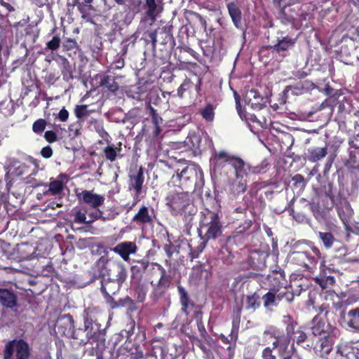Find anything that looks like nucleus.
<instances>
[{"instance_id": "39", "label": "nucleus", "mask_w": 359, "mask_h": 359, "mask_svg": "<svg viewBox=\"0 0 359 359\" xmlns=\"http://www.w3.org/2000/svg\"><path fill=\"white\" fill-rule=\"evenodd\" d=\"M118 149L116 148L114 144L107 145L103 149V152L107 160L109 161L110 162H114L116 161L118 156V152L121 150V142L118 143Z\"/></svg>"}, {"instance_id": "38", "label": "nucleus", "mask_w": 359, "mask_h": 359, "mask_svg": "<svg viewBox=\"0 0 359 359\" xmlns=\"http://www.w3.org/2000/svg\"><path fill=\"white\" fill-rule=\"evenodd\" d=\"M253 100H260V102H251V107L254 110H261L265 106L264 98L257 89H251L249 92Z\"/></svg>"}, {"instance_id": "15", "label": "nucleus", "mask_w": 359, "mask_h": 359, "mask_svg": "<svg viewBox=\"0 0 359 359\" xmlns=\"http://www.w3.org/2000/svg\"><path fill=\"white\" fill-rule=\"evenodd\" d=\"M151 269H157L161 272V277L154 289V293L161 295L170 287L171 277L167 274L166 270L158 263L151 262Z\"/></svg>"}, {"instance_id": "34", "label": "nucleus", "mask_w": 359, "mask_h": 359, "mask_svg": "<svg viewBox=\"0 0 359 359\" xmlns=\"http://www.w3.org/2000/svg\"><path fill=\"white\" fill-rule=\"evenodd\" d=\"M216 106L208 102L204 107L200 110V114L207 123H212L215 119Z\"/></svg>"}, {"instance_id": "24", "label": "nucleus", "mask_w": 359, "mask_h": 359, "mask_svg": "<svg viewBox=\"0 0 359 359\" xmlns=\"http://www.w3.org/2000/svg\"><path fill=\"white\" fill-rule=\"evenodd\" d=\"M262 299L264 307L269 311H271L274 307H277L280 303L278 293L276 290L268 291L262 296Z\"/></svg>"}, {"instance_id": "58", "label": "nucleus", "mask_w": 359, "mask_h": 359, "mask_svg": "<svg viewBox=\"0 0 359 359\" xmlns=\"http://www.w3.org/2000/svg\"><path fill=\"white\" fill-rule=\"evenodd\" d=\"M60 43V37L59 36H54L53 39L46 43V49L52 51L56 50L59 48Z\"/></svg>"}, {"instance_id": "59", "label": "nucleus", "mask_w": 359, "mask_h": 359, "mask_svg": "<svg viewBox=\"0 0 359 359\" xmlns=\"http://www.w3.org/2000/svg\"><path fill=\"white\" fill-rule=\"evenodd\" d=\"M95 131L99 134V135L103 138L104 140H106L107 142H109V133L105 130L103 124L102 123H96L95 125Z\"/></svg>"}, {"instance_id": "20", "label": "nucleus", "mask_w": 359, "mask_h": 359, "mask_svg": "<svg viewBox=\"0 0 359 359\" xmlns=\"http://www.w3.org/2000/svg\"><path fill=\"white\" fill-rule=\"evenodd\" d=\"M154 349L155 348H154L150 352L146 353L144 355L140 346H136L135 351H131L130 353V359H158ZM156 349L161 352V354L162 355L161 359H165V349L161 346H158Z\"/></svg>"}, {"instance_id": "50", "label": "nucleus", "mask_w": 359, "mask_h": 359, "mask_svg": "<svg viewBox=\"0 0 359 359\" xmlns=\"http://www.w3.org/2000/svg\"><path fill=\"white\" fill-rule=\"evenodd\" d=\"M38 170H34L27 177L25 178L26 184H29L32 187H39L42 186H46L41 180H36L33 177V175H36Z\"/></svg>"}, {"instance_id": "10", "label": "nucleus", "mask_w": 359, "mask_h": 359, "mask_svg": "<svg viewBox=\"0 0 359 359\" xmlns=\"http://www.w3.org/2000/svg\"><path fill=\"white\" fill-rule=\"evenodd\" d=\"M306 252V268L309 271L317 268L318 262H320V269L323 270L325 267L326 260L325 256L323 255L320 250L315 245L311 247L310 250Z\"/></svg>"}, {"instance_id": "12", "label": "nucleus", "mask_w": 359, "mask_h": 359, "mask_svg": "<svg viewBox=\"0 0 359 359\" xmlns=\"http://www.w3.org/2000/svg\"><path fill=\"white\" fill-rule=\"evenodd\" d=\"M339 335V333H330L318 337V339L313 347L316 352H318L321 356L330 354L332 350L334 339Z\"/></svg>"}, {"instance_id": "53", "label": "nucleus", "mask_w": 359, "mask_h": 359, "mask_svg": "<svg viewBox=\"0 0 359 359\" xmlns=\"http://www.w3.org/2000/svg\"><path fill=\"white\" fill-rule=\"evenodd\" d=\"M74 112L76 117L79 119H82L89 115L88 106L86 104L76 105Z\"/></svg>"}, {"instance_id": "56", "label": "nucleus", "mask_w": 359, "mask_h": 359, "mask_svg": "<svg viewBox=\"0 0 359 359\" xmlns=\"http://www.w3.org/2000/svg\"><path fill=\"white\" fill-rule=\"evenodd\" d=\"M232 189L236 194L244 193L246 190V182L245 180H240L232 184Z\"/></svg>"}, {"instance_id": "23", "label": "nucleus", "mask_w": 359, "mask_h": 359, "mask_svg": "<svg viewBox=\"0 0 359 359\" xmlns=\"http://www.w3.org/2000/svg\"><path fill=\"white\" fill-rule=\"evenodd\" d=\"M243 306L241 304H236L233 308L232 323H231V338L236 339L239 333L240 323Z\"/></svg>"}, {"instance_id": "22", "label": "nucleus", "mask_w": 359, "mask_h": 359, "mask_svg": "<svg viewBox=\"0 0 359 359\" xmlns=\"http://www.w3.org/2000/svg\"><path fill=\"white\" fill-rule=\"evenodd\" d=\"M16 294L8 289H0V303L4 307L13 309L17 305Z\"/></svg>"}, {"instance_id": "52", "label": "nucleus", "mask_w": 359, "mask_h": 359, "mask_svg": "<svg viewBox=\"0 0 359 359\" xmlns=\"http://www.w3.org/2000/svg\"><path fill=\"white\" fill-rule=\"evenodd\" d=\"M325 198L329 202L325 205V208L327 210H331L334 205V194L332 191V184L330 183L328 184V189L325 191Z\"/></svg>"}, {"instance_id": "19", "label": "nucleus", "mask_w": 359, "mask_h": 359, "mask_svg": "<svg viewBox=\"0 0 359 359\" xmlns=\"http://www.w3.org/2000/svg\"><path fill=\"white\" fill-rule=\"evenodd\" d=\"M96 78L100 79V86L106 89L109 92L116 93L119 89L118 83L116 81L118 76H112L107 74H97Z\"/></svg>"}, {"instance_id": "47", "label": "nucleus", "mask_w": 359, "mask_h": 359, "mask_svg": "<svg viewBox=\"0 0 359 359\" xmlns=\"http://www.w3.org/2000/svg\"><path fill=\"white\" fill-rule=\"evenodd\" d=\"M307 334L304 330L302 327H298L297 328L296 334L293 336L291 341H292V347L294 346V343L296 342L297 345H301L307 339Z\"/></svg>"}, {"instance_id": "18", "label": "nucleus", "mask_w": 359, "mask_h": 359, "mask_svg": "<svg viewBox=\"0 0 359 359\" xmlns=\"http://www.w3.org/2000/svg\"><path fill=\"white\" fill-rule=\"evenodd\" d=\"M193 75L195 77V82L191 78H186L177 88V93L179 97L182 98L184 93L191 91L192 88H194L197 93L201 92L202 78L196 74H193Z\"/></svg>"}, {"instance_id": "29", "label": "nucleus", "mask_w": 359, "mask_h": 359, "mask_svg": "<svg viewBox=\"0 0 359 359\" xmlns=\"http://www.w3.org/2000/svg\"><path fill=\"white\" fill-rule=\"evenodd\" d=\"M347 325L355 332L359 333V307L348 311Z\"/></svg>"}, {"instance_id": "5", "label": "nucleus", "mask_w": 359, "mask_h": 359, "mask_svg": "<svg viewBox=\"0 0 359 359\" xmlns=\"http://www.w3.org/2000/svg\"><path fill=\"white\" fill-rule=\"evenodd\" d=\"M14 351L15 359H29L32 348L23 339H15L8 341L3 351V359H12Z\"/></svg>"}, {"instance_id": "46", "label": "nucleus", "mask_w": 359, "mask_h": 359, "mask_svg": "<svg viewBox=\"0 0 359 359\" xmlns=\"http://www.w3.org/2000/svg\"><path fill=\"white\" fill-rule=\"evenodd\" d=\"M350 205L346 204L344 207L337 208V214L344 224L346 223L352 216Z\"/></svg>"}, {"instance_id": "31", "label": "nucleus", "mask_w": 359, "mask_h": 359, "mask_svg": "<svg viewBox=\"0 0 359 359\" xmlns=\"http://www.w3.org/2000/svg\"><path fill=\"white\" fill-rule=\"evenodd\" d=\"M88 344H90L91 346L87 348L86 353L90 356L95 355L97 358L100 353L102 352V350L106 348L104 344V339H100L93 341H88Z\"/></svg>"}, {"instance_id": "45", "label": "nucleus", "mask_w": 359, "mask_h": 359, "mask_svg": "<svg viewBox=\"0 0 359 359\" xmlns=\"http://www.w3.org/2000/svg\"><path fill=\"white\" fill-rule=\"evenodd\" d=\"M280 302L285 299L287 302H292L294 298V294L291 286L285 287L283 290H278Z\"/></svg>"}, {"instance_id": "26", "label": "nucleus", "mask_w": 359, "mask_h": 359, "mask_svg": "<svg viewBox=\"0 0 359 359\" xmlns=\"http://www.w3.org/2000/svg\"><path fill=\"white\" fill-rule=\"evenodd\" d=\"M17 252L18 257L22 260H30L34 257L36 253V248L28 243H22L18 245Z\"/></svg>"}, {"instance_id": "30", "label": "nucleus", "mask_w": 359, "mask_h": 359, "mask_svg": "<svg viewBox=\"0 0 359 359\" xmlns=\"http://www.w3.org/2000/svg\"><path fill=\"white\" fill-rule=\"evenodd\" d=\"M144 181V172L142 168L140 167L137 174L130 177V188L134 189L137 195L141 194Z\"/></svg>"}, {"instance_id": "14", "label": "nucleus", "mask_w": 359, "mask_h": 359, "mask_svg": "<svg viewBox=\"0 0 359 359\" xmlns=\"http://www.w3.org/2000/svg\"><path fill=\"white\" fill-rule=\"evenodd\" d=\"M296 41V39L289 36L278 37L277 43L273 46H270L269 48L272 52H276L282 57H286L288 55L289 50L294 46Z\"/></svg>"}, {"instance_id": "41", "label": "nucleus", "mask_w": 359, "mask_h": 359, "mask_svg": "<svg viewBox=\"0 0 359 359\" xmlns=\"http://www.w3.org/2000/svg\"><path fill=\"white\" fill-rule=\"evenodd\" d=\"M164 163L166 166L175 170V174H173L171 179L173 182H175V180L177 178V177H180L179 172L182 171V168L185 165H188L187 161L184 158L179 159L174 165H170L168 162Z\"/></svg>"}, {"instance_id": "27", "label": "nucleus", "mask_w": 359, "mask_h": 359, "mask_svg": "<svg viewBox=\"0 0 359 359\" xmlns=\"http://www.w3.org/2000/svg\"><path fill=\"white\" fill-rule=\"evenodd\" d=\"M327 154V147H310L305 154V158L310 162L316 163L320 161Z\"/></svg>"}, {"instance_id": "55", "label": "nucleus", "mask_w": 359, "mask_h": 359, "mask_svg": "<svg viewBox=\"0 0 359 359\" xmlns=\"http://www.w3.org/2000/svg\"><path fill=\"white\" fill-rule=\"evenodd\" d=\"M267 165L268 164L266 163V161H262L260 164L255 166H251L249 165L248 168V170L251 171L252 173L260 174L264 173L266 171Z\"/></svg>"}, {"instance_id": "16", "label": "nucleus", "mask_w": 359, "mask_h": 359, "mask_svg": "<svg viewBox=\"0 0 359 359\" xmlns=\"http://www.w3.org/2000/svg\"><path fill=\"white\" fill-rule=\"evenodd\" d=\"M76 196L79 201H83L93 208H97L102 205L105 201V198L103 196L94 194L92 191L88 190L82 191L81 193L77 194Z\"/></svg>"}, {"instance_id": "36", "label": "nucleus", "mask_w": 359, "mask_h": 359, "mask_svg": "<svg viewBox=\"0 0 359 359\" xmlns=\"http://www.w3.org/2000/svg\"><path fill=\"white\" fill-rule=\"evenodd\" d=\"M61 60V73L63 79L69 81L73 79V71L68 60L64 57H60Z\"/></svg>"}, {"instance_id": "57", "label": "nucleus", "mask_w": 359, "mask_h": 359, "mask_svg": "<svg viewBox=\"0 0 359 359\" xmlns=\"http://www.w3.org/2000/svg\"><path fill=\"white\" fill-rule=\"evenodd\" d=\"M126 278H127L126 269L123 266H119L118 270L117 271V274L116 276V278L114 280L115 281H116L118 283H120V285L121 286L122 284L125 282Z\"/></svg>"}, {"instance_id": "35", "label": "nucleus", "mask_w": 359, "mask_h": 359, "mask_svg": "<svg viewBox=\"0 0 359 359\" xmlns=\"http://www.w3.org/2000/svg\"><path fill=\"white\" fill-rule=\"evenodd\" d=\"M134 287V297L137 303H143L146 299L147 287L144 284L131 283Z\"/></svg>"}, {"instance_id": "8", "label": "nucleus", "mask_w": 359, "mask_h": 359, "mask_svg": "<svg viewBox=\"0 0 359 359\" xmlns=\"http://www.w3.org/2000/svg\"><path fill=\"white\" fill-rule=\"evenodd\" d=\"M268 256V254L264 251H252L248 257L242 262L241 268L245 270L262 271L266 268V260Z\"/></svg>"}, {"instance_id": "49", "label": "nucleus", "mask_w": 359, "mask_h": 359, "mask_svg": "<svg viewBox=\"0 0 359 359\" xmlns=\"http://www.w3.org/2000/svg\"><path fill=\"white\" fill-rule=\"evenodd\" d=\"M47 126V121L43 118H39L32 124V131L36 135H41Z\"/></svg>"}, {"instance_id": "40", "label": "nucleus", "mask_w": 359, "mask_h": 359, "mask_svg": "<svg viewBox=\"0 0 359 359\" xmlns=\"http://www.w3.org/2000/svg\"><path fill=\"white\" fill-rule=\"evenodd\" d=\"M177 290L180 294L182 311L184 313H187V310L190 304V299L189 294L185 289L181 285H178Z\"/></svg>"}, {"instance_id": "63", "label": "nucleus", "mask_w": 359, "mask_h": 359, "mask_svg": "<svg viewBox=\"0 0 359 359\" xmlns=\"http://www.w3.org/2000/svg\"><path fill=\"white\" fill-rule=\"evenodd\" d=\"M252 225V222L250 219L245 220L243 224L239 225L236 229V233H243L250 229Z\"/></svg>"}, {"instance_id": "51", "label": "nucleus", "mask_w": 359, "mask_h": 359, "mask_svg": "<svg viewBox=\"0 0 359 359\" xmlns=\"http://www.w3.org/2000/svg\"><path fill=\"white\" fill-rule=\"evenodd\" d=\"M344 165L349 170H359V164L357 163V158L353 152L349 154L348 158L345 161Z\"/></svg>"}, {"instance_id": "43", "label": "nucleus", "mask_w": 359, "mask_h": 359, "mask_svg": "<svg viewBox=\"0 0 359 359\" xmlns=\"http://www.w3.org/2000/svg\"><path fill=\"white\" fill-rule=\"evenodd\" d=\"M292 262L300 266L306 268V255L305 251H294L292 252L291 255Z\"/></svg>"}, {"instance_id": "13", "label": "nucleus", "mask_w": 359, "mask_h": 359, "mask_svg": "<svg viewBox=\"0 0 359 359\" xmlns=\"http://www.w3.org/2000/svg\"><path fill=\"white\" fill-rule=\"evenodd\" d=\"M135 264L130 267L131 283H140L143 278V274L149 268L151 269V263L147 259H141L135 261Z\"/></svg>"}, {"instance_id": "11", "label": "nucleus", "mask_w": 359, "mask_h": 359, "mask_svg": "<svg viewBox=\"0 0 359 359\" xmlns=\"http://www.w3.org/2000/svg\"><path fill=\"white\" fill-rule=\"evenodd\" d=\"M311 332L315 337H320L330 333H340V331L336 327L332 326L330 323H326L325 320L316 316L312 320Z\"/></svg>"}, {"instance_id": "1", "label": "nucleus", "mask_w": 359, "mask_h": 359, "mask_svg": "<svg viewBox=\"0 0 359 359\" xmlns=\"http://www.w3.org/2000/svg\"><path fill=\"white\" fill-rule=\"evenodd\" d=\"M283 323L285 325V334L274 335L275 340L273 341L272 345L276 348L279 356L283 357L282 359L291 355H286L289 348L290 343L296 334L297 328L299 327L296 320L292 316L287 315L284 316Z\"/></svg>"}, {"instance_id": "9", "label": "nucleus", "mask_w": 359, "mask_h": 359, "mask_svg": "<svg viewBox=\"0 0 359 359\" xmlns=\"http://www.w3.org/2000/svg\"><path fill=\"white\" fill-rule=\"evenodd\" d=\"M100 290L104 297L106 302L110 304L112 309L116 308L118 304L113 298V295L116 294L120 290V283H118L114 279L103 277L102 280Z\"/></svg>"}, {"instance_id": "62", "label": "nucleus", "mask_w": 359, "mask_h": 359, "mask_svg": "<svg viewBox=\"0 0 359 359\" xmlns=\"http://www.w3.org/2000/svg\"><path fill=\"white\" fill-rule=\"evenodd\" d=\"M116 356L114 355V352L108 347H106L102 350V352L100 353V355L96 359H116Z\"/></svg>"}, {"instance_id": "61", "label": "nucleus", "mask_w": 359, "mask_h": 359, "mask_svg": "<svg viewBox=\"0 0 359 359\" xmlns=\"http://www.w3.org/2000/svg\"><path fill=\"white\" fill-rule=\"evenodd\" d=\"M274 349H276V348H273V345H272V347L267 346V347L264 348L262 353V359H276V356L273 353Z\"/></svg>"}, {"instance_id": "7", "label": "nucleus", "mask_w": 359, "mask_h": 359, "mask_svg": "<svg viewBox=\"0 0 359 359\" xmlns=\"http://www.w3.org/2000/svg\"><path fill=\"white\" fill-rule=\"evenodd\" d=\"M84 320V331L86 332V340L80 339V343L88 344V341H93L103 339L104 332L100 324L96 323L88 309H85L83 313Z\"/></svg>"}, {"instance_id": "21", "label": "nucleus", "mask_w": 359, "mask_h": 359, "mask_svg": "<svg viewBox=\"0 0 359 359\" xmlns=\"http://www.w3.org/2000/svg\"><path fill=\"white\" fill-rule=\"evenodd\" d=\"M132 222L139 225H151L154 223V219L149 212V208L145 205H142L133 216Z\"/></svg>"}, {"instance_id": "32", "label": "nucleus", "mask_w": 359, "mask_h": 359, "mask_svg": "<svg viewBox=\"0 0 359 359\" xmlns=\"http://www.w3.org/2000/svg\"><path fill=\"white\" fill-rule=\"evenodd\" d=\"M238 334H239V333H238L237 337L236 338V339L231 338V332H230L229 337L225 336L224 334H220L218 336V339L224 344H229L230 345L226 348L229 358H231L234 355V352H235V349L236 347V342L238 339Z\"/></svg>"}, {"instance_id": "44", "label": "nucleus", "mask_w": 359, "mask_h": 359, "mask_svg": "<svg viewBox=\"0 0 359 359\" xmlns=\"http://www.w3.org/2000/svg\"><path fill=\"white\" fill-rule=\"evenodd\" d=\"M312 214L318 222L325 220L327 217V210L325 207L324 210L320 209L318 204H312L311 206Z\"/></svg>"}, {"instance_id": "54", "label": "nucleus", "mask_w": 359, "mask_h": 359, "mask_svg": "<svg viewBox=\"0 0 359 359\" xmlns=\"http://www.w3.org/2000/svg\"><path fill=\"white\" fill-rule=\"evenodd\" d=\"M87 5L84 2L81 3L80 0H69L67 2V8L69 11H70L71 8L73 9L75 6H77L79 11L83 14L86 12L85 7Z\"/></svg>"}, {"instance_id": "25", "label": "nucleus", "mask_w": 359, "mask_h": 359, "mask_svg": "<svg viewBox=\"0 0 359 359\" xmlns=\"http://www.w3.org/2000/svg\"><path fill=\"white\" fill-rule=\"evenodd\" d=\"M313 83L308 80L300 81L293 85H289L285 86L286 92L291 90L292 94L294 95H302L308 92L312 88Z\"/></svg>"}, {"instance_id": "2", "label": "nucleus", "mask_w": 359, "mask_h": 359, "mask_svg": "<svg viewBox=\"0 0 359 359\" xmlns=\"http://www.w3.org/2000/svg\"><path fill=\"white\" fill-rule=\"evenodd\" d=\"M198 233L202 240L208 241L220 236L222 233V224L217 212L208 211V213L200 222Z\"/></svg>"}, {"instance_id": "17", "label": "nucleus", "mask_w": 359, "mask_h": 359, "mask_svg": "<svg viewBox=\"0 0 359 359\" xmlns=\"http://www.w3.org/2000/svg\"><path fill=\"white\" fill-rule=\"evenodd\" d=\"M138 248L135 242L123 241L117 244L112 250L118 254L125 262H128L130 260V255L135 254Z\"/></svg>"}, {"instance_id": "48", "label": "nucleus", "mask_w": 359, "mask_h": 359, "mask_svg": "<svg viewBox=\"0 0 359 359\" xmlns=\"http://www.w3.org/2000/svg\"><path fill=\"white\" fill-rule=\"evenodd\" d=\"M144 39L147 44L150 41L153 50H155L157 46V29L147 31L144 34Z\"/></svg>"}, {"instance_id": "3", "label": "nucleus", "mask_w": 359, "mask_h": 359, "mask_svg": "<svg viewBox=\"0 0 359 359\" xmlns=\"http://www.w3.org/2000/svg\"><path fill=\"white\" fill-rule=\"evenodd\" d=\"M190 193L191 191H182L180 193L170 194L166 197V205L172 215L186 214L189 208V213L194 210Z\"/></svg>"}, {"instance_id": "28", "label": "nucleus", "mask_w": 359, "mask_h": 359, "mask_svg": "<svg viewBox=\"0 0 359 359\" xmlns=\"http://www.w3.org/2000/svg\"><path fill=\"white\" fill-rule=\"evenodd\" d=\"M226 7L233 25L236 27L240 28L242 20V13L241 9L234 2L227 4Z\"/></svg>"}, {"instance_id": "64", "label": "nucleus", "mask_w": 359, "mask_h": 359, "mask_svg": "<svg viewBox=\"0 0 359 359\" xmlns=\"http://www.w3.org/2000/svg\"><path fill=\"white\" fill-rule=\"evenodd\" d=\"M0 248L4 255L9 257L12 255V248L10 243L5 241L0 242Z\"/></svg>"}, {"instance_id": "6", "label": "nucleus", "mask_w": 359, "mask_h": 359, "mask_svg": "<svg viewBox=\"0 0 359 359\" xmlns=\"http://www.w3.org/2000/svg\"><path fill=\"white\" fill-rule=\"evenodd\" d=\"M180 177L175 180L180 182L182 191H191L194 190L198 177L203 176V172L198 170L194 165H185L179 172Z\"/></svg>"}, {"instance_id": "33", "label": "nucleus", "mask_w": 359, "mask_h": 359, "mask_svg": "<svg viewBox=\"0 0 359 359\" xmlns=\"http://www.w3.org/2000/svg\"><path fill=\"white\" fill-rule=\"evenodd\" d=\"M48 185L49 188L44 192V195L57 196L62 194L64 190L65 184L61 180L50 178Z\"/></svg>"}, {"instance_id": "4", "label": "nucleus", "mask_w": 359, "mask_h": 359, "mask_svg": "<svg viewBox=\"0 0 359 359\" xmlns=\"http://www.w3.org/2000/svg\"><path fill=\"white\" fill-rule=\"evenodd\" d=\"M214 161L215 168H224L226 163L230 165L234 169L237 178H243L245 175H247L249 165H247L242 158L238 156L231 155L224 151H220L215 153Z\"/></svg>"}, {"instance_id": "37", "label": "nucleus", "mask_w": 359, "mask_h": 359, "mask_svg": "<svg viewBox=\"0 0 359 359\" xmlns=\"http://www.w3.org/2000/svg\"><path fill=\"white\" fill-rule=\"evenodd\" d=\"M260 296L256 292L252 294L246 296V307L247 310L256 311L260 307Z\"/></svg>"}, {"instance_id": "60", "label": "nucleus", "mask_w": 359, "mask_h": 359, "mask_svg": "<svg viewBox=\"0 0 359 359\" xmlns=\"http://www.w3.org/2000/svg\"><path fill=\"white\" fill-rule=\"evenodd\" d=\"M74 222L77 224H88L86 222V216L84 212H82L81 210H76L74 214Z\"/></svg>"}, {"instance_id": "42", "label": "nucleus", "mask_w": 359, "mask_h": 359, "mask_svg": "<svg viewBox=\"0 0 359 359\" xmlns=\"http://www.w3.org/2000/svg\"><path fill=\"white\" fill-rule=\"evenodd\" d=\"M325 248H331L335 241V238L331 232L319 231L317 233Z\"/></svg>"}]
</instances>
